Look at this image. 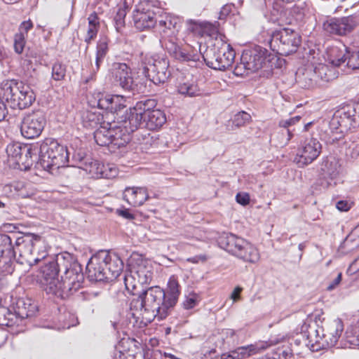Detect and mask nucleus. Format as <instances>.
<instances>
[{
    "instance_id": "obj_1",
    "label": "nucleus",
    "mask_w": 359,
    "mask_h": 359,
    "mask_svg": "<svg viewBox=\"0 0 359 359\" xmlns=\"http://www.w3.org/2000/svg\"><path fill=\"white\" fill-rule=\"evenodd\" d=\"M180 287L177 278L172 276L168 282L166 290L159 286L142 290L137 299L131 301L130 309L142 311V318L149 323L156 317L164 319L177 302Z\"/></svg>"
},
{
    "instance_id": "obj_2",
    "label": "nucleus",
    "mask_w": 359,
    "mask_h": 359,
    "mask_svg": "<svg viewBox=\"0 0 359 359\" xmlns=\"http://www.w3.org/2000/svg\"><path fill=\"white\" fill-rule=\"evenodd\" d=\"M123 262L115 252L100 250L91 257L86 266L88 278L90 281L111 282L122 272Z\"/></svg>"
},
{
    "instance_id": "obj_3",
    "label": "nucleus",
    "mask_w": 359,
    "mask_h": 359,
    "mask_svg": "<svg viewBox=\"0 0 359 359\" xmlns=\"http://www.w3.org/2000/svg\"><path fill=\"white\" fill-rule=\"evenodd\" d=\"M343 330V323L339 318L327 323L325 327H319L316 322L303 326L308 346L313 351L335 346Z\"/></svg>"
},
{
    "instance_id": "obj_4",
    "label": "nucleus",
    "mask_w": 359,
    "mask_h": 359,
    "mask_svg": "<svg viewBox=\"0 0 359 359\" xmlns=\"http://www.w3.org/2000/svg\"><path fill=\"white\" fill-rule=\"evenodd\" d=\"M1 91L10 107L14 109H25L35 100V94L32 89L21 81H4L1 84Z\"/></svg>"
},
{
    "instance_id": "obj_5",
    "label": "nucleus",
    "mask_w": 359,
    "mask_h": 359,
    "mask_svg": "<svg viewBox=\"0 0 359 359\" xmlns=\"http://www.w3.org/2000/svg\"><path fill=\"white\" fill-rule=\"evenodd\" d=\"M68 161L69 153L66 147L51 138L41 143L38 163L43 170L50 172L64 167Z\"/></svg>"
},
{
    "instance_id": "obj_6",
    "label": "nucleus",
    "mask_w": 359,
    "mask_h": 359,
    "mask_svg": "<svg viewBox=\"0 0 359 359\" xmlns=\"http://www.w3.org/2000/svg\"><path fill=\"white\" fill-rule=\"evenodd\" d=\"M141 65L145 76L156 85L165 83L171 76L168 58L157 53H142Z\"/></svg>"
},
{
    "instance_id": "obj_7",
    "label": "nucleus",
    "mask_w": 359,
    "mask_h": 359,
    "mask_svg": "<svg viewBox=\"0 0 359 359\" xmlns=\"http://www.w3.org/2000/svg\"><path fill=\"white\" fill-rule=\"evenodd\" d=\"M218 243L221 248L243 262L256 263L260 258L258 250L252 244L234 234L222 236Z\"/></svg>"
},
{
    "instance_id": "obj_8",
    "label": "nucleus",
    "mask_w": 359,
    "mask_h": 359,
    "mask_svg": "<svg viewBox=\"0 0 359 359\" xmlns=\"http://www.w3.org/2000/svg\"><path fill=\"white\" fill-rule=\"evenodd\" d=\"M41 241V236L37 234L27 233L22 236L16 238L14 249L15 253L18 252L19 257L16 260L17 264L24 265V271H29V269L43 259L46 255L35 252V245Z\"/></svg>"
},
{
    "instance_id": "obj_9",
    "label": "nucleus",
    "mask_w": 359,
    "mask_h": 359,
    "mask_svg": "<svg viewBox=\"0 0 359 359\" xmlns=\"http://www.w3.org/2000/svg\"><path fill=\"white\" fill-rule=\"evenodd\" d=\"M71 254H59L55 259L49 261L41 269V284L47 294H51L56 296L58 293V274L60 272L67 270V267L70 266Z\"/></svg>"
},
{
    "instance_id": "obj_10",
    "label": "nucleus",
    "mask_w": 359,
    "mask_h": 359,
    "mask_svg": "<svg viewBox=\"0 0 359 359\" xmlns=\"http://www.w3.org/2000/svg\"><path fill=\"white\" fill-rule=\"evenodd\" d=\"M235 55V51L231 45L220 36L219 39H216L212 47L206 50L203 58L209 67L224 71L231 66Z\"/></svg>"
},
{
    "instance_id": "obj_11",
    "label": "nucleus",
    "mask_w": 359,
    "mask_h": 359,
    "mask_svg": "<svg viewBox=\"0 0 359 359\" xmlns=\"http://www.w3.org/2000/svg\"><path fill=\"white\" fill-rule=\"evenodd\" d=\"M70 266L64 270V274L61 276L59 282L58 293L56 297L61 299L68 298L82 286L84 280V276L82 271L81 265L71 255Z\"/></svg>"
},
{
    "instance_id": "obj_12",
    "label": "nucleus",
    "mask_w": 359,
    "mask_h": 359,
    "mask_svg": "<svg viewBox=\"0 0 359 359\" xmlns=\"http://www.w3.org/2000/svg\"><path fill=\"white\" fill-rule=\"evenodd\" d=\"M301 41V36L297 32L284 28L273 32L269 46L277 54L287 56L297 52Z\"/></svg>"
},
{
    "instance_id": "obj_13",
    "label": "nucleus",
    "mask_w": 359,
    "mask_h": 359,
    "mask_svg": "<svg viewBox=\"0 0 359 359\" xmlns=\"http://www.w3.org/2000/svg\"><path fill=\"white\" fill-rule=\"evenodd\" d=\"M128 266L130 273H132L129 280H137L140 285L150 283L153 278V267L149 261L141 255L133 252L128 259Z\"/></svg>"
},
{
    "instance_id": "obj_14",
    "label": "nucleus",
    "mask_w": 359,
    "mask_h": 359,
    "mask_svg": "<svg viewBox=\"0 0 359 359\" xmlns=\"http://www.w3.org/2000/svg\"><path fill=\"white\" fill-rule=\"evenodd\" d=\"M130 118H128L124 114L118 116L117 121L111 123V128L113 130V137H111V150L118 149L126 146L130 141V134L135 131L138 128H133Z\"/></svg>"
},
{
    "instance_id": "obj_15",
    "label": "nucleus",
    "mask_w": 359,
    "mask_h": 359,
    "mask_svg": "<svg viewBox=\"0 0 359 359\" xmlns=\"http://www.w3.org/2000/svg\"><path fill=\"white\" fill-rule=\"evenodd\" d=\"M46 124V118L43 111L38 110L26 114L20 126L22 135L27 139L38 137Z\"/></svg>"
},
{
    "instance_id": "obj_16",
    "label": "nucleus",
    "mask_w": 359,
    "mask_h": 359,
    "mask_svg": "<svg viewBox=\"0 0 359 359\" xmlns=\"http://www.w3.org/2000/svg\"><path fill=\"white\" fill-rule=\"evenodd\" d=\"M163 47L171 56L181 62H196L201 55L197 50H193L191 46H182L177 37H172L170 39L164 37Z\"/></svg>"
},
{
    "instance_id": "obj_17",
    "label": "nucleus",
    "mask_w": 359,
    "mask_h": 359,
    "mask_svg": "<svg viewBox=\"0 0 359 359\" xmlns=\"http://www.w3.org/2000/svg\"><path fill=\"white\" fill-rule=\"evenodd\" d=\"M322 144L316 138L304 141L294 158V162L299 168H304L313 163L320 154Z\"/></svg>"
},
{
    "instance_id": "obj_18",
    "label": "nucleus",
    "mask_w": 359,
    "mask_h": 359,
    "mask_svg": "<svg viewBox=\"0 0 359 359\" xmlns=\"http://www.w3.org/2000/svg\"><path fill=\"white\" fill-rule=\"evenodd\" d=\"M358 25L359 16L349 15L327 20L323 23V29L331 34L343 36L350 33Z\"/></svg>"
},
{
    "instance_id": "obj_19",
    "label": "nucleus",
    "mask_w": 359,
    "mask_h": 359,
    "mask_svg": "<svg viewBox=\"0 0 359 359\" xmlns=\"http://www.w3.org/2000/svg\"><path fill=\"white\" fill-rule=\"evenodd\" d=\"M271 55H268V50L261 46L245 50L241 55V61L247 66V69L251 72H255L262 68L270 62Z\"/></svg>"
},
{
    "instance_id": "obj_20",
    "label": "nucleus",
    "mask_w": 359,
    "mask_h": 359,
    "mask_svg": "<svg viewBox=\"0 0 359 359\" xmlns=\"http://www.w3.org/2000/svg\"><path fill=\"white\" fill-rule=\"evenodd\" d=\"M111 77L115 85L133 94L138 92L137 86L134 83L130 67L126 63L115 62L111 69Z\"/></svg>"
},
{
    "instance_id": "obj_21",
    "label": "nucleus",
    "mask_w": 359,
    "mask_h": 359,
    "mask_svg": "<svg viewBox=\"0 0 359 359\" xmlns=\"http://www.w3.org/2000/svg\"><path fill=\"white\" fill-rule=\"evenodd\" d=\"M83 161L82 168L93 178H114L117 175L116 168L110 165H104L97 160L90 158L81 159Z\"/></svg>"
},
{
    "instance_id": "obj_22",
    "label": "nucleus",
    "mask_w": 359,
    "mask_h": 359,
    "mask_svg": "<svg viewBox=\"0 0 359 359\" xmlns=\"http://www.w3.org/2000/svg\"><path fill=\"white\" fill-rule=\"evenodd\" d=\"M189 30L194 35L200 37L210 36L217 38L219 34L220 24L217 21L214 22L199 20H187L186 22Z\"/></svg>"
},
{
    "instance_id": "obj_23",
    "label": "nucleus",
    "mask_w": 359,
    "mask_h": 359,
    "mask_svg": "<svg viewBox=\"0 0 359 359\" xmlns=\"http://www.w3.org/2000/svg\"><path fill=\"white\" fill-rule=\"evenodd\" d=\"M157 104L154 99H145L137 102L133 107H130L126 110L125 114L128 118H130L133 128L141 127L142 116L148 111L155 110Z\"/></svg>"
},
{
    "instance_id": "obj_24",
    "label": "nucleus",
    "mask_w": 359,
    "mask_h": 359,
    "mask_svg": "<svg viewBox=\"0 0 359 359\" xmlns=\"http://www.w3.org/2000/svg\"><path fill=\"white\" fill-rule=\"evenodd\" d=\"M126 100L123 96L118 95H101L97 102V107L104 109L114 116V118L117 120L118 116H122V110L126 107L125 104Z\"/></svg>"
},
{
    "instance_id": "obj_25",
    "label": "nucleus",
    "mask_w": 359,
    "mask_h": 359,
    "mask_svg": "<svg viewBox=\"0 0 359 359\" xmlns=\"http://www.w3.org/2000/svg\"><path fill=\"white\" fill-rule=\"evenodd\" d=\"M148 198L147 191L144 187H127L123 194V200L134 207L142 205Z\"/></svg>"
},
{
    "instance_id": "obj_26",
    "label": "nucleus",
    "mask_w": 359,
    "mask_h": 359,
    "mask_svg": "<svg viewBox=\"0 0 359 359\" xmlns=\"http://www.w3.org/2000/svg\"><path fill=\"white\" fill-rule=\"evenodd\" d=\"M166 121L165 113L160 109L148 111L142 116L141 127L149 130H156L161 128Z\"/></svg>"
},
{
    "instance_id": "obj_27",
    "label": "nucleus",
    "mask_w": 359,
    "mask_h": 359,
    "mask_svg": "<svg viewBox=\"0 0 359 359\" xmlns=\"http://www.w3.org/2000/svg\"><path fill=\"white\" fill-rule=\"evenodd\" d=\"M133 20L135 27L140 31L150 29L156 23L155 13L150 10L147 11L136 10L133 13Z\"/></svg>"
},
{
    "instance_id": "obj_28",
    "label": "nucleus",
    "mask_w": 359,
    "mask_h": 359,
    "mask_svg": "<svg viewBox=\"0 0 359 359\" xmlns=\"http://www.w3.org/2000/svg\"><path fill=\"white\" fill-rule=\"evenodd\" d=\"M177 23V19L171 16H165L158 21L157 29L161 35L159 41L162 47L164 37L169 39L176 37L175 32Z\"/></svg>"
},
{
    "instance_id": "obj_29",
    "label": "nucleus",
    "mask_w": 359,
    "mask_h": 359,
    "mask_svg": "<svg viewBox=\"0 0 359 359\" xmlns=\"http://www.w3.org/2000/svg\"><path fill=\"white\" fill-rule=\"evenodd\" d=\"M36 311L37 306L30 299H19L16 302L15 313L21 319L34 316Z\"/></svg>"
},
{
    "instance_id": "obj_30",
    "label": "nucleus",
    "mask_w": 359,
    "mask_h": 359,
    "mask_svg": "<svg viewBox=\"0 0 359 359\" xmlns=\"http://www.w3.org/2000/svg\"><path fill=\"white\" fill-rule=\"evenodd\" d=\"M94 132V139L95 142L101 147H109L111 149V137H113V130L111 128V123L104 122Z\"/></svg>"
},
{
    "instance_id": "obj_31",
    "label": "nucleus",
    "mask_w": 359,
    "mask_h": 359,
    "mask_svg": "<svg viewBox=\"0 0 359 359\" xmlns=\"http://www.w3.org/2000/svg\"><path fill=\"white\" fill-rule=\"evenodd\" d=\"M340 169L339 160L333 156L326 157L323 161L321 170L332 179L339 174Z\"/></svg>"
},
{
    "instance_id": "obj_32",
    "label": "nucleus",
    "mask_w": 359,
    "mask_h": 359,
    "mask_svg": "<svg viewBox=\"0 0 359 359\" xmlns=\"http://www.w3.org/2000/svg\"><path fill=\"white\" fill-rule=\"evenodd\" d=\"M27 149H29V154L27 152H23V154L20 155L17 163L22 164L25 168L29 167L32 165L34 161L32 158L35 156L36 160H38L40 154V145L39 144L27 145Z\"/></svg>"
},
{
    "instance_id": "obj_33",
    "label": "nucleus",
    "mask_w": 359,
    "mask_h": 359,
    "mask_svg": "<svg viewBox=\"0 0 359 359\" xmlns=\"http://www.w3.org/2000/svg\"><path fill=\"white\" fill-rule=\"evenodd\" d=\"M251 121V116L246 111H241L236 114L231 120H229L226 126L228 130H233L245 126Z\"/></svg>"
},
{
    "instance_id": "obj_34",
    "label": "nucleus",
    "mask_w": 359,
    "mask_h": 359,
    "mask_svg": "<svg viewBox=\"0 0 359 359\" xmlns=\"http://www.w3.org/2000/svg\"><path fill=\"white\" fill-rule=\"evenodd\" d=\"M88 29L87 31V36L85 41L90 43L94 39L98 32L100 28V22L97 14L95 12L92 13L88 18Z\"/></svg>"
},
{
    "instance_id": "obj_35",
    "label": "nucleus",
    "mask_w": 359,
    "mask_h": 359,
    "mask_svg": "<svg viewBox=\"0 0 359 359\" xmlns=\"http://www.w3.org/2000/svg\"><path fill=\"white\" fill-rule=\"evenodd\" d=\"M348 52V50L346 47H344L343 50H341L337 47H333L330 50V60L331 63L337 67L340 66L341 64L347 61Z\"/></svg>"
},
{
    "instance_id": "obj_36",
    "label": "nucleus",
    "mask_w": 359,
    "mask_h": 359,
    "mask_svg": "<svg viewBox=\"0 0 359 359\" xmlns=\"http://www.w3.org/2000/svg\"><path fill=\"white\" fill-rule=\"evenodd\" d=\"M8 255H15L12 238L6 234H0V257Z\"/></svg>"
},
{
    "instance_id": "obj_37",
    "label": "nucleus",
    "mask_w": 359,
    "mask_h": 359,
    "mask_svg": "<svg viewBox=\"0 0 359 359\" xmlns=\"http://www.w3.org/2000/svg\"><path fill=\"white\" fill-rule=\"evenodd\" d=\"M177 91L180 94L189 97H195L201 95V90L198 86L189 81L179 83Z\"/></svg>"
},
{
    "instance_id": "obj_38",
    "label": "nucleus",
    "mask_w": 359,
    "mask_h": 359,
    "mask_svg": "<svg viewBox=\"0 0 359 359\" xmlns=\"http://www.w3.org/2000/svg\"><path fill=\"white\" fill-rule=\"evenodd\" d=\"M6 153L8 157L13 158L16 163L18 162L20 155L23 154V152L29 154V149L27 145H22L19 142H14L9 144L6 147Z\"/></svg>"
},
{
    "instance_id": "obj_39",
    "label": "nucleus",
    "mask_w": 359,
    "mask_h": 359,
    "mask_svg": "<svg viewBox=\"0 0 359 359\" xmlns=\"http://www.w3.org/2000/svg\"><path fill=\"white\" fill-rule=\"evenodd\" d=\"M67 66L62 62L56 61L52 65L51 79L55 81H63L66 76Z\"/></svg>"
},
{
    "instance_id": "obj_40",
    "label": "nucleus",
    "mask_w": 359,
    "mask_h": 359,
    "mask_svg": "<svg viewBox=\"0 0 359 359\" xmlns=\"http://www.w3.org/2000/svg\"><path fill=\"white\" fill-rule=\"evenodd\" d=\"M100 121V114L95 112L87 111L82 115V123L86 128H95Z\"/></svg>"
},
{
    "instance_id": "obj_41",
    "label": "nucleus",
    "mask_w": 359,
    "mask_h": 359,
    "mask_svg": "<svg viewBox=\"0 0 359 359\" xmlns=\"http://www.w3.org/2000/svg\"><path fill=\"white\" fill-rule=\"evenodd\" d=\"M15 255H8L4 257H0V273L3 275L12 274L14 271L15 266L12 261Z\"/></svg>"
},
{
    "instance_id": "obj_42",
    "label": "nucleus",
    "mask_w": 359,
    "mask_h": 359,
    "mask_svg": "<svg viewBox=\"0 0 359 359\" xmlns=\"http://www.w3.org/2000/svg\"><path fill=\"white\" fill-rule=\"evenodd\" d=\"M346 340L351 346H359V321L346 330Z\"/></svg>"
},
{
    "instance_id": "obj_43",
    "label": "nucleus",
    "mask_w": 359,
    "mask_h": 359,
    "mask_svg": "<svg viewBox=\"0 0 359 359\" xmlns=\"http://www.w3.org/2000/svg\"><path fill=\"white\" fill-rule=\"evenodd\" d=\"M127 7L126 6L118 8L116 15L114 16V26L118 32H120L125 27V18L127 14Z\"/></svg>"
},
{
    "instance_id": "obj_44",
    "label": "nucleus",
    "mask_w": 359,
    "mask_h": 359,
    "mask_svg": "<svg viewBox=\"0 0 359 359\" xmlns=\"http://www.w3.org/2000/svg\"><path fill=\"white\" fill-rule=\"evenodd\" d=\"M273 344L269 341H259L253 344L248 345L250 355H253L265 351Z\"/></svg>"
},
{
    "instance_id": "obj_45",
    "label": "nucleus",
    "mask_w": 359,
    "mask_h": 359,
    "mask_svg": "<svg viewBox=\"0 0 359 359\" xmlns=\"http://www.w3.org/2000/svg\"><path fill=\"white\" fill-rule=\"evenodd\" d=\"M348 58L346 65L352 69H359V50L347 53Z\"/></svg>"
},
{
    "instance_id": "obj_46",
    "label": "nucleus",
    "mask_w": 359,
    "mask_h": 359,
    "mask_svg": "<svg viewBox=\"0 0 359 359\" xmlns=\"http://www.w3.org/2000/svg\"><path fill=\"white\" fill-rule=\"evenodd\" d=\"M104 58L105 57L102 56H99L97 55H95V63L91 64L90 75L89 78L86 79V82H88L90 80L94 79L96 74L99 72L100 66L103 63Z\"/></svg>"
},
{
    "instance_id": "obj_47",
    "label": "nucleus",
    "mask_w": 359,
    "mask_h": 359,
    "mask_svg": "<svg viewBox=\"0 0 359 359\" xmlns=\"http://www.w3.org/2000/svg\"><path fill=\"white\" fill-rule=\"evenodd\" d=\"M25 36L16 33L14 36V50L18 54H21L25 45Z\"/></svg>"
},
{
    "instance_id": "obj_48",
    "label": "nucleus",
    "mask_w": 359,
    "mask_h": 359,
    "mask_svg": "<svg viewBox=\"0 0 359 359\" xmlns=\"http://www.w3.org/2000/svg\"><path fill=\"white\" fill-rule=\"evenodd\" d=\"M108 40L107 38H101L97 41L96 47V55L105 57L108 53Z\"/></svg>"
},
{
    "instance_id": "obj_49",
    "label": "nucleus",
    "mask_w": 359,
    "mask_h": 359,
    "mask_svg": "<svg viewBox=\"0 0 359 359\" xmlns=\"http://www.w3.org/2000/svg\"><path fill=\"white\" fill-rule=\"evenodd\" d=\"M198 302V296L195 294H190L183 302V306L186 309H191L195 307Z\"/></svg>"
},
{
    "instance_id": "obj_50",
    "label": "nucleus",
    "mask_w": 359,
    "mask_h": 359,
    "mask_svg": "<svg viewBox=\"0 0 359 359\" xmlns=\"http://www.w3.org/2000/svg\"><path fill=\"white\" fill-rule=\"evenodd\" d=\"M132 278V273H130L129 275L124 276V284L126 286V289L128 292L135 295V290L137 288V280H129L128 278Z\"/></svg>"
},
{
    "instance_id": "obj_51",
    "label": "nucleus",
    "mask_w": 359,
    "mask_h": 359,
    "mask_svg": "<svg viewBox=\"0 0 359 359\" xmlns=\"http://www.w3.org/2000/svg\"><path fill=\"white\" fill-rule=\"evenodd\" d=\"M250 73H251V72L247 69V66L244 64V61L241 60V62L238 64L233 69V74L238 76H244L249 74Z\"/></svg>"
},
{
    "instance_id": "obj_52",
    "label": "nucleus",
    "mask_w": 359,
    "mask_h": 359,
    "mask_svg": "<svg viewBox=\"0 0 359 359\" xmlns=\"http://www.w3.org/2000/svg\"><path fill=\"white\" fill-rule=\"evenodd\" d=\"M300 119H301L300 116H295L289 119L281 120L279 122V126H280V127H282L283 128H290L292 126L294 125L295 123H298L300 121Z\"/></svg>"
},
{
    "instance_id": "obj_53",
    "label": "nucleus",
    "mask_w": 359,
    "mask_h": 359,
    "mask_svg": "<svg viewBox=\"0 0 359 359\" xmlns=\"http://www.w3.org/2000/svg\"><path fill=\"white\" fill-rule=\"evenodd\" d=\"M33 28V23L30 20L22 22L19 27L18 34H22L26 36L27 32Z\"/></svg>"
},
{
    "instance_id": "obj_54",
    "label": "nucleus",
    "mask_w": 359,
    "mask_h": 359,
    "mask_svg": "<svg viewBox=\"0 0 359 359\" xmlns=\"http://www.w3.org/2000/svg\"><path fill=\"white\" fill-rule=\"evenodd\" d=\"M233 4H226L221 8L218 19L222 20H225L226 18L230 14V13L232 11L233 8Z\"/></svg>"
},
{
    "instance_id": "obj_55",
    "label": "nucleus",
    "mask_w": 359,
    "mask_h": 359,
    "mask_svg": "<svg viewBox=\"0 0 359 359\" xmlns=\"http://www.w3.org/2000/svg\"><path fill=\"white\" fill-rule=\"evenodd\" d=\"M236 201L242 205H246L250 203V196L247 193H238L236 196Z\"/></svg>"
},
{
    "instance_id": "obj_56",
    "label": "nucleus",
    "mask_w": 359,
    "mask_h": 359,
    "mask_svg": "<svg viewBox=\"0 0 359 359\" xmlns=\"http://www.w3.org/2000/svg\"><path fill=\"white\" fill-rule=\"evenodd\" d=\"M224 339L231 340L232 342L236 341V331L232 329H224L222 331Z\"/></svg>"
},
{
    "instance_id": "obj_57",
    "label": "nucleus",
    "mask_w": 359,
    "mask_h": 359,
    "mask_svg": "<svg viewBox=\"0 0 359 359\" xmlns=\"http://www.w3.org/2000/svg\"><path fill=\"white\" fill-rule=\"evenodd\" d=\"M341 273H338L337 276L327 287V290L332 291L334 290L341 281Z\"/></svg>"
},
{
    "instance_id": "obj_58",
    "label": "nucleus",
    "mask_w": 359,
    "mask_h": 359,
    "mask_svg": "<svg viewBox=\"0 0 359 359\" xmlns=\"http://www.w3.org/2000/svg\"><path fill=\"white\" fill-rule=\"evenodd\" d=\"M116 213L119 215V216H121L123 217V218L125 219H129V220H132L133 219H135V216L133 214L130 213L128 210L127 209H125V210H120V209H117L116 210Z\"/></svg>"
},
{
    "instance_id": "obj_59",
    "label": "nucleus",
    "mask_w": 359,
    "mask_h": 359,
    "mask_svg": "<svg viewBox=\"0 0 359 359\" xmlns=\"http://www.w3.org/2000/svg\"><path fill=\"white\" fill-rule=\"evenodd\" d=\"M237 351L238 352L241 359H245L250 356L248 351V346H240L237 348Z\"/></svg>"
},
{
    "instance_id": "obj_60",
    "label": "nucleus",
    "mask_w": 359,
    "mask_h": 359,
    "mask_svg": "<svg viewBox=\"0 0 359 359\" xmlns=\"http://www.w3.org/2000/svg\"><path fill=\"white\" fill-rule=\"evenodd\" d=\"M208 259V257L205 255H199L187 259L189 262L198 263L199 262H205Z\"/></svg>"
},
{
    "instance_id": "obj_61",
    "label": "nucleus",
    "mask_w": 359,
    "mask_h": 359,
    "mask_svg": "<svg viewBox=\"0 0 359 359\" xmlns=\"http://www.w3.org/2000/svg\"><path fill=\"white\" fill-rule=\"evenodd\" d=\"M8 114V109L4 102L0 97V121L4 120Z\"/></svg>"
},
{
    "instance_id": "obj_62",
    "label": "nucleus",
    "mask_w": 359,
    "mask_h": 359,
    "mask_svg": "<svg viewBox=\"0 0 359 359\" xmlns=\"http://www.w3.org/2000/svg\"><path fill=\"white\" fill-rule=\"evenodd\" d=\"M337 208L340 211H347L350 209V205L347 201H339L336 204Z\"/></svg>"
},
{
    "instance_id": "obj_63",
    "label": "nucleus",
    "mask_w": 359,
    "mask_h": 359,
    "mask_svg": "<svg viewBox=\"0 0 359 359\" xmlns=\"http://www.w3.org/2000/svg\"><path fill=\"white\" fill-rule=\"evenodd\" d=\"M243 289L241 287H236L233 291L232 292L231 294V298L234 301L236 302L238 299H240V294L242 292Z\"/></svg>"
},
{
    "instance_id": "obj_64",
    "label": "nucleus",
    "mask_w": 359,
    "mask_h": 359,
    "mask_svg": "<svg viewBox=\"0 0 359 359\" xmlns=\"http://www.w3.org/2000/svg\"><path fill=\"white\" fill-rule=\"evenodd\" d=\"M7 311L5 308L0 309V325H8V323L5 322L4 320H1V316L4 315V313Z\"/></svg>"
}]
</instances>
